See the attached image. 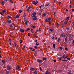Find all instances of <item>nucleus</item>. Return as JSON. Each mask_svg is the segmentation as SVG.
Segmentation results:
<instances>
[{"instance_id":"423d86ee","label":"nucleus","mask_w":74,"mask_h":74,"mask_svg":"<svg viewBox=\"0 0 74 74\" xmlns=\"http://www.w3.org/2000/svg\"><path fill=\"white\" fill-rule=\"evenodd\" d=\"M32 3L33 4H34L35 5H36V4H37L38 3V1L37 0L36 1V2L35 1H34L32 2Z\"/></svg>"},{"instance_id":"aec40b11","label":"nucleus","mask_w":74,"mask_h":74,"mask_svg":"<svg viewBox=\"0 0 74 74\" xmlns=\"http://www.w3.org/2000/svg\"><path fill=\"white\" fill-rule=\"evenodd\" d=\"M8 23H11V20H9L8 21Z\"/></svg>"},{"instance_id":"680f3d73","label":"nucleus","mask_w":74,"mask_h":74,"mask_svg":"<svg viewBox=\"0 0 74 74\" xmlns=\"http://www.w3.org/2000/svg\"><path fill=\"white\" fill-rule=\"evenodd\" d=\"M20 41L21 42H20V44H22V40H20Z\"/></svg>"},{"instance_id":"338daca9","label":"nucleus","mask_w":74,"mask_h":74,"mask_svg":"<svg viewBox=\"0 0 74 74\" xmlns=\"http://www.w3.org/2000/svg\"><path fill=\"white\" fill-rule=\"evenodd\" d=\"M29 49H32V48L30 47H29Z\"/></svg>"},{"instance_id":"c03bdc74","label":"nucleus","mask_w":74,"mask_h":74,"mask_svg":"<svg viewBox=\"0 0 74 74\" xmlns=\"http://www.w3.org/2000/svg\"><path fill=\"white\" fill-rule=\"evenodd\" d=\"M68 38L66 37L65 39V41L67 40Z\"/></svg>"},{"instance_id":"ea45409f","label":"nucleus","mask_w":74,"mask_h":74,"mask_svg":"<svg viewBox=\"0 0 74 74\" xmlns=\"http://www.w3.org/2000/svg\"><path fill=\"white\" fill-rule=\"evenodd\" d=\"M6 12V11L5 10H4L2 11V13H5Z\"/></svg>"},{"instance_id":"79ce46f5","label":"nucleus","mask_w":74,"mask_h":74,"mask_svg":"<svg viewBox=\"0 0 74 74\" xmlns=\"http://www.w3.org/2000/svg\"><path fill=\"white\" fill-rule=\"evenodd\" d=\"M19 13H21L22 12V10H19Z\"/></svg>"},{"instance_id":"a19ab883","label":"nucleus","mask_w":74,"mask_h":74,"mask_svg":"<svg viewBox=\"0 0 74 74\" xmlns=\"http://www.w3.org/2000/svg\"><path fill=\"white\" fill-rule=\"evenodd\" d=\"M30 30V28H28L27 29L26 31H28V30Z\"/></svg>"},{"instance_id":"a18cd8bd","label":"nucleus","mask_w":74,"mask_h":74,"mask_svg":"<svg viewBox=\"0 0 74 74\" xmlns=\"http://www.w3.org/2000/svg\"><path fill=\"white\" fill-rule=\"evenodd\" d=\"M10 3H13V1H11V0H10Z\"/></svg>"},{"instance_id":"dca6fc26","label":"nucleus","mask_w":74,"mask_h":74,"mask_svg":"<svg viewBox=\"0 0 74 74\" xmlns=\"http://www.w3.org/2000/svg\"><path fill=\"white\" fill-rule=\"evenodd\" d=\"M42 59H43V60H46V61L47 60V59L46 58L43 57Z\"/></svg>"},{"instance_id":"7c9ffc66","label":"nucleus","mask_w":74,"mask_h":74,"mask_svg":"<svg viewBox=\"0 0 74 74\" xmlns=\"http://www.w3.org/2000/svg\"><path fill=\"white\" fill-rule=\"evenodd\" d=\"M14 45L15 46V47H18V45L17 44H16V42H14Z\"/></svg>"},{"instance_id":"39448f33","label":"nucleus","mask_w":74,"mask_h":74,"mask_svg":"<svg viewBox=\"0 0 74 74\" xmlns=\"http://www.w3.org/2000/svg\"><path fill=\"white\" fill-rule=\"evenodd\" d=\"M21 68V67L19 66H16V69L17 70H20Z\"/></svg>"},{"instance_id":"20e7f679","label":"nucleus","mask_w":74,"mask_h":74,"mask_svg":"<svg viewBox=\"0 0 74 74\" xmlns=\"http://www.w3.org/2000/svg\"><path fill=\"white\" fill-rule=\"evenodd\" d=\"M32 17L33 18V20H37V16L36 15H33Z\"/></svg>"},{"instance_id":"72a5a7b5","label":"nucleus","mask_w":74,"mask_h":74,"mask_svg":"<svg viewBox=\"0 0 74 74\" xmlns=\"http://www.w3.org/2000/svg\"><path fill=\"white\" fill-rule=\"evenodd\" d=\"M39 44H40L39 43H36V46H38V45H39Z\"/></svg>"},{"instance_id":"4be33fe9","label":"nucleus","mask_w":74,"mask_h":74,"mask_svg":"<svg viewBox=\"0 0 74 74\" xmlns=\"http://www.w3.org/2000/svg\"><path fill=\"white\" fill-rule=\"evenodd\" d=\"M29 21H25V24H26L27 25V23H29Z\"/></svg>"},{"instance_id":"c756f323","label":"nucleus","mask_w":74,"mask_h":74,"mask_svg":"<svg viewBox=\"0 0 74 74\" xmlns=\"http://www.w3.org/2000/svg\"><path fill=\"white\" fill-rule=\"evenodd\" d=\"M65 57H66V55L65 54L63 55L62 56V58H65Z\"/></svg>"},{"instance_id":"a878e982","label":"nucleus","mask_w":74,"mask_h":74,"mask_svg":"<svg viewBox=\"0 0 74 74\" xmlns=\"http://www.w3.org/2000/svg\"><path fill=\"white\" fill-rule=\"evenodd\" d=\"M9 73H10V72L8 71H6L5 73V74H9Z\"/></svg>"},{"instance_id":"864d4df0","label":"nucleus","mask_w":74,"mask_h":74,"mask_svg":"<svg viewBox=\"0 0 74 74\" xmlns=\"http://www.w3.org/2000/svg\"><path fill=\"white\" fill-rule=\"evenodd\" d=\"M28 34L27 35L28 36H30V33H28Z\"/></svg>"},{"instance_id":"6e6552de","label":"nucleus","mask_w":74,"mask_h":74,"mask_svg":"<svg viewBox=\"0 0 74 74\" xmlns=\"http://www.w3.org/2000/svg\"><path fill=\"white\" fill-rule=\"evenodd\" d=\"M37 62L38 63H42V60H40V59H37Z\"/></svg>"},{"instance_id":"f8f14e48","label":"nucleus","mask_w":74,"mask_h":74,"mask_svg":"<svg viewBox=\"0 0 74 74\" xmlns=\"http://www.w3.org/2000/svg\"><path fill=\"white\" fill-rule=\"evenodd\" d=\"M68 23V21H65V22H64V25H67Z\"/></svg>"},{"instance_id":"3c124183","label":"nucleus","mask_w":74,"mask_h":74,"mask_svg":"<svg viewBox=\"0 0 74 74\" xmlns=\"http://www.w3.org/2000/svg\"><path fill=\"white\" fill-rule=\"evenodd\" d=\"M53 62H54L55 63H56V60H54Z\"/></svg>"},{"instance_id":"f257e3e1","label":"nucleus","mask_w":74,"mask_h":74,"mask_svg":"<svg viewBox=\"0 0 74 74\" xmlns=\"http://www.w3.org/2000/svg\"><path fill=\"white\" fill-rule=\"evenodd\" d=\"M6 69L8 70H10L12 69V67L10 66L7 65L6 66Z\"/></svg>"},{"instance_id":"bf43d9fd","label":"nucleus","mask_w":74,"mask_h":74,"mask_svg":"<svg viewBox=\"0 0 74 74\" xmlns=\"http://www.w3.org/2000/svg\"><path fill=\"white\" fill-rule=\"evenodd\" d=\"M35 51L36 50H35V49H34L32 50V52H34V51Z\"/></svg>"},{"instance_id":"c85d7f7f","label":"nucleus","mask_w":74,"mask_h":74,"mask_svg":"<svg viewBox=\"0 0 74 74\" xmlns=\"http://www.w3.org/2000/svg\"><path fill=\"white\" fill-rule=\"evenodd\" d=\"M58 48H59L61 50H62V49H63V47H59Z\"/></svg>"},{"instance_id":"412c9836","label":"nucleus","mask_w":74,"mask_h":74,"mask_svg":"<svg viewBox=\"0 0 74 74\" xmlns=\"http://www.w3.org/2000/svg\"><path fill=\"white\" fill-rule=\"evenodd\" d=\"M19 15H16L15 18H19Z\"/></svg>"},{"instance_id":"de8ad7c7","label":"nucleus","mask_w":74,"mask_h":74,"mask_svg":"<svg viewBox=\"0 0 74 74\" xmlns=\"http://www.w3.org/2000/svg\"><path fill=\"white\" fill-rule=\"evenodd\" d=\"M25 46H24L23 48L22 49H23V51H24L25 50V49H24V48H25Z\"/></svg>"},{"instance_id":"69168bd1","label":"nucleus","mask_w":74,"mask_h":74,"mask_svg":"<svg viewBox=\"0 0 74 74\" xmlns=\"http://www.w3.org/2000/svg\"><path fill=\"white\" fill-rule=\"evenodd\" d=\"M72 44H74V40L73 41Z\"/></svg>"},{"instance_id":"2f4dec72","label":"nucleus","mask_w":74,"mask_h":74,"mask_svg":"<svg viewBox=\"0 0 74 74\" xmlns=\"http://www.w3.org/2000/svg\"><path fill=\"white\" fill-rule=\"evenodd\" d=\"M53 48L54 49L55 48V47H56L55 45V44H53Z\"/></svg>"},{"instance_id":"49530a36","label":"nucleus","mask_w":74,"mask_h":74,"mask_svg":"<svg viewBox=\"0 0 74 74\" xmlns=\"http://www.w3.org/2000/svg\"><path fill=\"white\" fill-rule=\"evenodd\" d=\"M32 27L33 28V29H35L36 28V26H33Z\"/></svg>"},{"instance_id":"603ef678","label":"nucleus","mask_w":74,"mask_h":74,"mask_svg":"<svg viewBox=\"0 0 74 74\" xmlns=\"http://www.w3.org/2000/svg\"><path fill=\"white\" fill-rule=\"evenodd\" d=\"M65 42L66 44H67L68 43V42H67V40H65Z\"/></svg>"},{"instance_id":"9d476101","label":"nucleus","mask_w":74,"mask_h":74,"mask_svg":"<svg viewBox=\"0 0 74 74\" xmlns=\"http://www.w3.org/2000/svg\"><path fill=\"white\" fill-rule=\"evenodd\" d=\"M69 19H70V17H69L66 18H65V20L66 21H69Z\"/></svg>"},{"instance_id":"052dcab7","label":"nucleus","mask_w":74,"mask_h":74,"mask_svg":"<svg viewBox=\"0 0 74 74\" xmlns=\"http://www.w3.org/2000/svg\"><path fill=\"white\" fill-rule=\"evenodd\" d=\"M34 48L35 49H37V47L36 46H35L34 47Z\"/></svg>"},{"instance_id":"8fccbe9b","label":"nucleus","mask_w":74,"mask_h":74,"mask_svg":"<svg viewBox=\"0 0 74 74\" xmlns=\"http://www.w3.org/2000/svg\"><path fill=\"white\" fill-rule=\"evenodd\" d=\"M34 55L35 56H37V53H36V51H35Z\"/></svg>"},{"instance_id":"0e129e2a","label":"nucleus","mask_w":74,"mask_h":74,"mask_svg":"<svg viewBox=\"0 0 74 74\" xmlns=\"http://www.w3.org/2000/svg\"><path fill=\"white\" fill-rule=\"evenodd\" d=\"M56 25L57 26H59V24L58 23H56Z\"/></svg>"},{"instance_id":"ddd939ff","label":"nucleus","mask_w":74,"mask_h":74,"mask_svg":"<svg viewBox=\"0 0 74 74\" xmlns=\"http://www.w3.org/2000/svg\"><path fill=\"white\" fill-rule=\"evenodd\" d=\"M45 74H51V73L48 72V71H47L46 72H45Z\"/></svg>"},{"instance_id":"c9c22d12","label":"nucleus","mask_w":74,"mask_h":74,"mask_svg":"<svg viewBox=\"0 0 74 74\" xmlns=\"http://www.w3.org/2000/svg\"><path fill=\"white\" fill-rule=\"evenodd\" d=\"M14 25L13 24H12L10 25V27H14Z\"/></svg>"},{"instance_id":"0eeeda50","label":"nucleus","mask_w":74,"mask_h":74,"mask_svg":"<svg viewBox=\"0 0 74 74\" xmlns=\"http://www.w3.org/2000/svg\"><path fill=\"white\" fill-rule=\"evenodd\" d=\"M30 70L31 71H33L34 70H36V68H31Z\"/></svg>"},{"instance_id":"9b49d317","label":"nucleus","mask_w":74,"mask_h":74,"mask_svg":"<svg viewBox=\"0 0 74 74\" xmlns=\"http://www.w3.org/2000/svg\"><path fill=\"white\" fill-rule=\"evenodd\" d=\"M20 32H21V33H23L24 32H25V30L23 29H20Z\"/></svg>"},{"instance_id":"f03ea898","label":"nucleus","mask_w":74,"mask_h":74,"mask_svg":"<svg viewBox=\"0 0 74 74\" xmlns=\"http://www.w3.org/2000/svg\"><path fill=\"white\" fill-rule=\"evenodd\" d=\"M51 17H49L48 18H47L45 22H49L50 21H51Z\"/></svg>"},{"instance_id":"13d9d810","label":"nucleus","mask_w":74,"mask_h":74,"mask_svg":"<svg viewBox=\"0 0 74 74\" xmlns=\"http://www.w3.org/2000/svg\"><path fill=\"white\" fill-rule=\"evenodd\" d=\"M8 17L9 18H11V16H8Z\"/></svg>"},{"instance_id":"6ab92c4d","label":"nucleus","mask_w":74,"mask_h":74,"mask_svg":"<svg viewBox=\"0 0 74 74\" xmlns=\"http://www.w3.org/2000/svg\"><path fill=\"white\" fill-rule=\"evenodd\" d=\"M69 61L66 60L64 59L62 60V62H68Z\"/></svg>"},{"instance_id":"774afa93","label":"nucleus","mask_w":74,"mask_h":74,"mask_svg":"<svg viewBox=\"0 0 74 74\" xmlns=\"http://www.w3.org/2000/svg\"><path fill=\"white\" fill-rule=\"evenodd\" d=\"M41 13H39V15H41Z\"/></svg>"},{"instance_id":"cd10ccee","label":"nucleus","mask_w":74,"mask_h":74,"mask_svg":"<svg viewBox=\"0 0 74 74\" xmlns=\"http://www.w3.org/2000/svg\"><path fill=\"white\" fill-rule=\"evenodd\" d=\"M33 15H36V13L35 12H33L32 13Z\"/></svg>"},{"instance_id":"1a4fd4ad","label":"nucleus","mask_w":74,"mask_h":74,"mask_svg":"<svg viewBox=\"0 0 74 74\" xmlns=\"http://www.w3.org/2000/svg\"><path fill=\"white\" fill-rule=\"evenodd\" d=\"M31 8H32V7L29 6V7H28L27 9V12H29V11H30V10H29Z\"/></svg>"},{"instance_id":"7ed1b4c3","label":"nucleus","mask_w":74,"mask_h":74,"mask_svg":"<svg viewBox=\"0 0 74 74\" xmlns=\"http://www.w3.org/2000/svg\"><path fill=\"white\" fill-rule=\"evenodd\" d=\"M61 36L62 37H66V35H65V33L64 32H63L61 34Z\"/></svg>"},{"instance_id":"4c0bfd02","label":"nucleus","mask_w":74,"mask_h":74,"mask_svg":"<svg viewBox=\"0 0 74 74\" xmlns=\"http://www.w3.org/2000/svg\"><path fill=\"white\" fill-rule=\"evenodd\" d=\"M67 58H68V56H65V58H64V59H67Z\"/></svg>"},{"instance_id":"b1692460","label":"nucleus","mask_w":74,"mask_h":74,"mask_svg":"<svg viewBox=\"0 0 74 74\" xmlns=\"http://www.w3.org/2000/svg\"><path fill=\"white\" fill-rule=\"evenodd\" d=\"M42 15L43 16H45L47 15V14H46V13H43Z\"/></svg>"},{"instance_id":"58836bf2","label":"nucleus","mask_w":74,"mask_h":74,"mask_svg":"<svg viewBox=\"0 0 74 74\" xmlns=\"http://www.w3.org/2000/svg\"><path fill=\"white\" fill-rule=\"evenodd\" d=\"M9 41L10 42H11L12 41V40H11V39L10 38L9 40Z\"/></svg>"},{"instance_id":"5701e85b","label":"nucleus","mask_w":74,"mask_h":74,"mask_svg":"<svg viewBox=\"0 0 74 74\" xmlns=\"http://www.w3.org/2000/svg\"><path fill=\"white\" fill-rule=\"evenodd\" d=\"M49 3H46L45 5V7H47V6H48V5H49Z\"/></svg>"},{"instance_id":"bb28decb","label":"nucleus","mask_w":74,"mask_h":74,"mask_svg":"<svg viewBox=\"0 0 74 74\" xmlns=\"http://www.w3.org/2000/svg\"><path fill=\"white\" fill-rule=\"evenodd\" d=\"M1 4H2V5H4V1H2L1 3Z\"/></svg>"},{"instance_id":"f3484780","label":"nucleus","mask_w":74,"mask_h":74,"mask_svg":"<svg viewBox=\"0 0 74 74\" xmlns=\"http://www.w3.org/2000/svg\"><path fill=\"white\" fill-rule=\"evenodd\" d=\"M57 73H62V70H58L57 71Z\"/></svg>"},{"instance_id":"4d7b16f0","label":"nucleus","mask_w":74,"mask_h":74,"mask_svg":"<svg viewBox=\"0 0 74 74\" xmlns=\"http://www.w3.org/2000/svg\"><path fill=\"white\" fill-rule=\"evenodd\" d=\"M40 71H42V69H41V67H40Z\"/></svg>"},{"instance_id":"a211bd4d","label":"nucleus","mask_w":74,"mask_h":74,"mask_svg":"<svg viewBox=\"0 0 74 74\" xmlns=\"http://www.w3.org/2000/svg\"><path fill=\"white\" fill-rule=\"evenodd\" d=\"M2 62L3 63V64H5V60L4 59H3L2 60Z\"/></svg>"},{"instance_id":"6e6d98bb","label":"nucleus","mask_w":74,"mask_h":74,"mask_svg":"<svg viewBox=\"0 0 74 74\" xmlns=\"http://www.w3.org/2000/svg\"><path fill=\"white\" fill-rule=\"evenodd\" d=\"M65 50H66V51H68V49H67V48H65Z\"/></svg>"},{"instance_id":"473e14b6","label":"nucleus","mask_w":74,"mask_h":74,"mask_svg":"<svg viewBox=\"0 0 74 74\" xmlns=\"http://www.w3.org/2000/svg\"><path fill=\"white\" fill-rule=\"evenodd\" d=\"M60 38H59L57 40V42H59V41H60Z\"/></svg>"},{"instance_id":"393cba45","label":"nucleus","mask_w":74,"mask_h":74,"mask_svg":"<svg viewBox=\"0 0 74 74\" xmlns=\"http://www.w3.org/2000/svg\"><path fill=\"white\" fill-rule=\"evenodd\" d=\"M62 57H60L58 58V60H62Z\"/></svg>"},{"instance_id":"f704fd0d","label":"nucleus","mask_w":74,"mask_h":74,"mask_svg":"<svg viewBox=\"0 0 74 74\" xmlns=\"http://www.w3.org/2000/svg\"><path fill=\"white\" fill-rule=\"evenodd\" d=\"M43 7V5H42L39 6V8H42Z\"/></svg>"},{"instance_id":"09e8293b","label":"nucleus","mask_w":74,"mask_h":74,"mask_svg":"<svg viewBox=\"0 0 74 74\" xmlns=\"http://www.w3.org/2000/svg\"><path fill=\"white\" fill-rule=\"evenodd\" d=\"M52 38L53 40H54V39H55V37H54V36H52Z\"/></svg>"},{"instance_id":"4468645a","label":"nucleus","mask_w":74,"mask_h":74,"mask_svg":"<svg viewBox=\"0 0 74 74\" xmlns=\"http://www.w3.org/2000/svg\"><path fill=\"white\" fill-rule=\"evenodd\" d=\"M49 31H50V32H53V31L54 30V29H49Z\"/></svg>"},{"instance_id":"2eb2a0df","label":"nucleus","mask_w":74,"mask_h":74,"mask_svg":"<svg viewBox=\"0 0 74 74\" xmlns=\"http://www.w3.org/2000/svg\"><path fill=\"white\" fill-rule=\"evenodd\" d=\"M33 74H37L38 72H37V71H35L33 72Z\"/></svg>"},{"instance_id":"5fc2aeb1","label":"nucleus","mask_w":74,"mask_h":74,"mask_svg":"<svg viewBox=\"0 0 74 74\" xmlns=\"http://www.w3.org/2000/svg\"><path fill=\"white\" fill-rule=\"evenodd\" d=\"M66 29L67 30H69V27H66Z\"/></svg>"},{"instance_id":"e2e57ef3","label":"nucleus","mask_w":74,"mask_h":74,"mask_svg":"<svg viewBox=\"0 0 74 74\" xmlns=\"http://www.w3.org/2000/svg\"><path fill=\"white\" fill-rule=\"evenodd\" d=\"M26 16V14H24L23 15V16L24 17H25Z\"/></svg>"},{"instance_id":"37998d69","label":"nucleus","mask_w":74,"mask_h":74,"mask_svg":"<svg viewBox=\"0 0 74 74\" xmlns=\"http://www.w3.org/2000/svg\"><path fill=\"white\" fill-rule=\"evenodd\" d=\"M73 73H71V72H68V74H72Z\"/></svg>"},{"instance_id":"e433bc0d","label":"nucleus","mask_w":74,"mask_h":74,"mask_svg":"<svg viewBox=\"0 0 74 74\" xmlns=\"http://www.w3.org/2000/svg\"><path fill=\"white\" fill-rule=\"evenodd\" d=\"M66 59L67 60H71V59H70V58H67Z\"/></svg>"}]
</instances>
